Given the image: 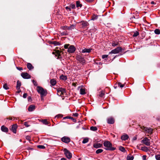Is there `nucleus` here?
I'll return each mask as SVG.
<instances>
[{"label":"nucleus","instance_id":"1","mask_svg":"<svg viewBox=\"0 0 160 160\" xmlns=\"http://www.w3.org/2000/svg\"><path fill=\"white\" fill-rule=\"evenodd\" d=\"M103 145L106 150L113 151L115 149V148L112 147V144L109 141H105L103 142Z\"/></svg>","mask_w":160,"mask_h":160},{"label":"nucleus","instance_id":"2","mask_svg":"<svg viewBox=\"0 0 160 160\" xmlns=\"http://www.w3.org/2000/svg\"><path fill=\"white\" fill-rule=\"evenodd\" d=\"M37 90L38 92L40 94V96H46L47 94V90L44 89L42 87L38 86L37 88Z\"/></svg>","mask_w":160,"mask_h":160},{"label":"nucleus","instance_id":"3","mask_svg":"<svg viewBox=\"0 0 160 160\" xmlns=\"http://www.w3.org/2000/svg\"><path fill=\"white\" fill-rule=\"evenodd\" d=\"M141 129L144 133L148 134V136H149V135H151L152 133L153 129L151 128L143 126L141 127Z\"/></svg>","mask_w":160,"mask_h":160},{"label":"nucleus","instance_id":"4","mask_svg":"<svg viewBox=\"0 0 160 160\" xmlns=\"http://www.w3.org/2000/svg\"><path fill=\"white\" fill-rule=\"evenodd\" d=\"M69 44H66L64 45V48L65 49L68 48V51L70 53H73L76 50V48L73 45L70 46L69 48L68 47L69 46Z\"/></svg>","mask_w":160,"mask_h":160},{"label":"nucleus","instance_id":"5","mask_svg":"<svg viewBox=\"0 0 160 160\" xmlns=\"http://www.w3.org/2000/svg\"><path fill=\"white\" fill-rule=\"evenodd\" d=\"M57 95L61 97H64L66 95L65 89L62 88H59L57 89Z\"/></svg>","mask_w":160,"mask_h":160},{"label":"nucleus","instance_id":"6","mask_svg":"<svg viewBox=\"0 0 160 160\" xmlns=\"http://www.w3.org/2000/svg\"><path fill=\"white\" fill-rule=\"evenodd\" d=\"M122 48L121 47H118L112 50L109 52V54H117L122 52Z\"/></svg>","mask_w":160,"mask_h":160},{"label":"nucleus","instance_id":"7","mask_svg":"<svg viewBox=\"0 0 160 160\" xmlns=\"http://www.w3.org/2000/svg\"><path fill=\"white\" fill-rule=\"evenodd\" d=\"M141 142L145 145L149 146L150 145V139L147 137H145L142 140Z\"/></svg>","mask_w":160,"mask_h":160},{"label":"nucleus","instance_id":"8","mask_svg":"<svg viewBox=\"0 0 160 160\" xmlns=\"http://www.w3.org/2000/svg\"><path fill=\"white\" fill-rule=\"evenodd\" d=\"M64 154L67 158L68 159H70L72 157V153L67 149H64Z\"/></svg>","mask_w":160,"mask_h":160},{"label":"nucleus","instance_id":"9","mask_svg":"<svg viewBox=\"0 0 160 160\" xmlns=\"http://www.w3.org/2000/svg\"><path fill=\"white\" fill-rule=\"evenodd\" d=\"M70 138L68 137L64 136L61 138V140L63 142L68 143H69L70 141Z\"/></svg>","mask_w":160,"mask_h":160},{"label":"nucleus","instance_id":"10","mask_svg":"<svg viewBox=\"0 0 160 160\" xmlns=\"http://www.w3.org/2000/svg\"><path fill=\"white\" fill-rule=\"evenodd\" d=\"M107 123L109 124H112L114 122V119L112 117H110L108 118L107 119Z\"/></svg>","mask_w":160,"mask_h":160},{"label":"nucleus","instance_id":"11","mask_svg":"<svg viewBox=\"0 0 160 160\" xmlns=\"http://www.w3.org/2000/svg\"><path fill=\"white\" fill-rule=\"evenodd\" d=\"M21 76L24 79H29L31 76L27 72H23L21 74Z\"/></svg>","mask_w":160,"mask_h":160},{"label":"nucleus","instance_id":"12","mask_svg":"<svg viewBox=\"0 0 160 160\" xmlns=\"http://www.w3.org/2000/svg\"><path fill=\"white\" fill-rule=\"evenodd\" d=\"M17 125L16 124H13L12 125L11 128L12 131L14 133H16Z\"/></svg>","mask_w":160,"mask_h":160},{"label":"nucleus","instance_id":"13","mask_svg":"<svg viewBox=\"0 0 160 160\" xmlns=\"http://www.w3.org/2000/svg\"><path fill=\"white\" fill-rule=\"evenodd\" d=\"M102 145V143H100L98 142H96L93 144V146L94 148H98L101 147Z\"/></svg>","mask_w":160,"mask_h":160},{"label":"nucleus","instance_id":"14","mask_svg":"<svg viewBox=\"0 0 160 160\" xmlns=\"http://www.w3.org/2000/svg\"><path fill=\"white\" fill-rule=\"evenodd\" d=\"M128 138L129 137L127 134H124L121 137V139L123 141L127 140Z\"/></svg>","mask_w":160,"mask_h":160},{"label":"nucleus","instance_id":"15","mask_svg":"<svg viewBox=\"0 0 160 160\" xmlns=\"http://www.w3.org/2000/svg\"><path fill=\"white\" fill-rule=\"evenodd\" d=\"M61 52L59 50H56L55 52H53L52 54H55V53H56V54H55L56 56H58V58H60L59 57L61 55V54H60Z\"/></svg>","mask_w":160,"mask_h":160},{"label":"nucleus","instance_id":"16","mask_svg":"<svg viewBox=\"0 0 160 160\" xmlns=\"http://www.w3.org/2000/svg\"><path fill=\"white\" fill-rule=\"evenodd\" d=\"M35 109V106L34 105H30L28 108V110L29 112L32 111Z\"/></svg>","mask_w":160,"mask_h":160},{"label":"nucleus","instance_id":"17","mask_svg":"<svg viewBox=\"0 0 160 160\" xmlns=\"http://www.w3.org/2000/svg\"><path fill=\"white\" fill-rule=\"evenodd\" d=\"M1 130L2 131L7 132H8V128L5 127L4 126H2L1 128Z\"/></svg>","mask_w":160,"mask_h":160},{"label":"nucleus","instance_id":"18","mask_svg":"<svg viewBox=\"0 0 160 160\" xmlns=\"http://www.w3.org/2000/svg\"><path fill=\"white\" fill-rule=\"evenodd\" d=\"M82 28H85L86 26L89 25L88 23L86 21H82L81 22Z\"/></svg>","mask_w":160,"mask_h":160},{"label":"nucleus","instance_id":"19","mask_svg":"<svg viewBox=\"0 0 160 160\" xmlns=\"http://www.w3.org/2000/svg\"><path fill=\"white\" fill-rule=\"evenodd\" d=\"M91 49H88V48H85L84 49H83L81 52L82 53H85V52H88L89 53L91 52Z\"/></svg>","mask_w":160,"mask_h":160},{"label":"nucleus","instance_id":"20","mask_svg":"<svg viewBox=\"0 0 160 160\" xmlns=\"http://www.w3.org/2000/svg\"><path fill=\"white\" fill-rule=\"evenodd\" d=\"M40 122H42L43 124L45 125H48V120L46 119H40L39 120Z\"/></svg>","mask_w":160,"mask_h":160},{"label":"nucleus","instance_id":"21","mask_svg":"<svg viewBox=\"0 0 160 160\" xmlns=\"http://www.w3.org/2000/svg\"><path fill=\"white\" fill-rule=\"evenodd\" d=\"M78 60L80 62H81L82 63H84L85 62V60L84 59V58H82V57H78Z\"/></svg>","mask_w":160,"mask_h":160},{"label":"nucleus","instance_id":"22","mask_svg":"<svg viewBox=\"0 0 160 160\" xmlns=\"http://www.w3.org/2000/svg\"><path fill=\"white\" fill-rule=\"evenodd\" d=\"M28 68L29 70H31L33 68V67L32 65L30 63H28L27 65Z\"/></svg>","mask_w":160,"mask_h":160},{"label":"nucleus","instance_id":"23","mask_svg":"<svg viewBox=\"0 0 160 160\" xmlns=\"http://www.w3.org/2000/svg\"><path fill=\"white\" fill-rule=\"evenodd\" d=\"M21 82L19 81L18 80L17 81V84L16 86V88L18 90L20 89V87L21 86Z\"/></svg>","mask_w":160,"mask_h":160},{"label":"nucleus","instance_id":"24","mask_svg":"<svg viewBox=\"0 0 160 160\" xmlns=\"http://www.w3.org/2000/svg\"><path fill=\"white\" fill-rule=\"evenodd\" d=\"M80 93L82 95L85 94H86L85 89L82 88H81L80 90Z\"/></svg>","mask_w":160,"mask_h":160},{"label":"nucleus","instance_id":"25","mask_svg":"<svg viewBox=\"0 0 160 160\" xmlns=\"http://www.w3.org/2000/svg\"><path fill=\"white\" fill-rule=\"evenodd\" d=\"M50 83L52 86L55 85L56 83V81L54 79H51Z\"/></svg>","mask_w":160,"mask_h":160},{"label":"nucleus","instance_id":"26","mask_svg":"<svg viewBox=\"0 0 160 160\" xmlns=\"http://www.w3.org/2000/svg\"><path fill=\"white\" fill-rule=\"evenodd\" d=\"M141 150L146 152H147L149 151L148 148L146 146H144L142 147L141 148Z\"/></svg>","mask_w":160,"mask_h":160},{"label":"nucleus","instance_id":"27","mask_svg":"<svg viewBox=\"0 0 160 160\" xmlns=\"http://www.w3.org/2000/svg\"><path fill=\"white\" fill-rule=\"evenodd\" d=\"M76 25L75 24L71 25L70 26H69V30L74 29Z\"/></svg>","mask_w":160,"mask_h":160},{"label":"nucleus","instance_id":"28","mask_svg":"<svg viewBox=\"0 0 160 160\" xmlns=\"http://www.w3.org/2000/svg\"><path fill=\"white\" fill-rule=\"evenodd\" d=\"M98 16L97 15H96L95 14H94L92 15V18L91 19L92 20H96L98 18Z\"/></svg>","mask_w":160,"mask_h":160},{"label":"nucleus","instance_id":"29","mask_svg":"<svg viewBox=\"0 0 160 160\" xmlns=\"http://www.w3.org/2000/svg\"><path fill=\"white\" fill-rule=\"evenodd\" d=\"M52 43L56 46L59 45H60V43L59 42L56 41H52Z\"/></svg>","mask_w":160,"mask_h":160},{"label":"nucleus","instance_id":"30","mask_svg":"<svg viewBox=\"0 0 160 160\" xmlns=\"http://www.w3.org/2000/svg\"><path fill=\"white\" fill-rule=\"evenodd\" d=\"M90 129L92 131H96L97 130L98 128L96 127L92 126L90 127Z\"/></svg>","mask_w":160,"mask_h":160},{"label":"nucleus","instance_id":"31","mask_svg":"<svg viewBox=\"0 0 160 160\" xmlns=\"http://www.w3.org/2000/svg\"><path fill=\"white\" fill-rule=\"evenodd\" d=\"M60 79L63 80H66L67 79V78L66 76L63 75H62L60 77Z\"/></svg>","mask_w":160,"mask_h":160},{"label":"nucleus","instance_id":"32","mask_svg":"<svg viewBox=\"0 0 160 160\" xmlns=\"http://www.w3.org/2000/svg\"><path fill=\"white\" fill-rule=\"evenodd\" d=\"M82 6L81 4H80V2L79 1L76 2V7H81Z\"/></svg>","mask_w":160,"mask_h":160},{"label":"nucleus","instance_id":"33","mask_svg":"<svg viewBox=\"0 0 160 160\" xmlns=\"http://www.w3.org/2000/svg\"><path fill=\"white\" fill-rule=\"evenodd\" d=\"M103 151V150L102 149H99L96 150V153L97 154H99L102 152Z\"/></svg>","mask_w":160,"mask_h":160},{"label":"nucleus","instance_id":"34","mask_svg":"<svg viewBox=\"0 0 160 160\" xmlns=\"http://www.w3.org/2000/svg\"><path fill=\"white\" fill-rule=\"evenodd\" d=\"M119 149L120 150L123 152H124L126 151L125 148L122 146L120 147L119 148Z\"/></svg>","mask_w":160,"mask_h":160},{"label":"nucleus","instance_id":"35","mask_svg":"<svg viewBox=\"0 0 160 160\" xmlns=\"http://www.w3.org/2000/svg\"><path fill=\"white\" fill-rule=\"evenodd\" d=\"M154 32L156 34H159L160 33V30L158 29H156L154 30Z\"/></svg>","mask_w":160,"mask_h":160},{"label":"nucleus","instance_id":"36","mask_svg":"<svg viewBox=\"0 0 160 160\" xmlns=\"http://www.w3.org/2000/svg\"><path fill=\"white\" fill-rule=\"evenodd\" d=\"M71 119L72 120H73L74 119V118H72L70 116H68L64 117L63 118V119Z\"/></svg>","mask_w":160,"mask_h":160},{"label":"nucleus","instance_id":"37","mask_svg":"<svg viewBox=\"0 0 160 160\" xmlns=\"http://www.w3.org/2000/svg\"><path fill=\"white\" fill-rule=\"evenodd\" d=\"M139 33L138 32H134V34L132 35L133 37H136L138 36Z\"/></svg>","mask_w":160,"mask_h":160},{"label":"nucleus","instance_id":"38","mask_svg":"<svg viewBox=\"0 0 160 160\" xmlns=\"http://www.w3.org/2000/svg\"><path fill=\"white\" fill-rule=\"evenodd\" d=\"M118 42H115L114 41L112 42V45L113 46L115 47L118 45Z\"/></svg>","mask_w":160,"mask_h":160},{"label":"nucleus","instance_id":"39","mask_svg":"<svg viewBox=\"0 0 160 160\" xmlns=\"http://www.w3.org/2000/svg\"><path fill=\"white\" fill-rule=\"evenodd\" d=\"M88 141V138H84L82 141V142L83 143H87Z\"/></svg>","mask_w":160,"mask_h":160},{"label":"nucleus","instance_id":"40","mask_svg":"<svg viewBox=\"0 0 160 160\" xmlns=\"http://www.w3.org/2000/svg\"><path fill=\"white\" fill-rule=\"evenodd\" d=\"M28 122H24L23 123L24 125H25L26 127H28L30 126V125L28 124Z\"/></svg>","mask_w":160,"mask_h":160},{"label":"nucleus","instance_id":"41","mask_svg":"<svg viewBox=\"0 0 160 160\" xmlns=\"http://www.w3.org/2000/svg\"><path fill=\"white\" fill-rule=\"evenodd\" d=\"M3 88L4 89H5L6 90H8L9 89V88L8 87V86L7 84H6V83L5 84L3 85Z\"/></svg>","mask_w":160,"mask_h":160},{"label":"nucleus","instance_id":"42","mask_svg":"<svg viewBox=\"0 0 160 160\" xmlns=\"http://www.w3.org/2000/svg\"><path fill=\"white\" fill-rule=\"evenodd\" d=\"M118 86L120 87L121 88H122L124 87V84H122L120 82H118L117 83Z\"/></svg>","mask_w":160,"mask_h":160},{"label":"nucleus","instance_id":"43","mask_svg":"<svg viewBox=\"0 0 160 160\" xmlns=\"http://www.w3.org/2000/svg\"><path fill=\"white\" fill-rule=\"evenodd\" d=\"M133 157L132 156H129L127 157V160H133Z\"/></svg>","mask_w":160,"mask_h":160},{"label":"nucleus","instance_id":"44","mask_svg":"<svg viewBox=\"0 0 160 160\" xmlns=\"http://www.w3.org/2000/svg\"><path fill=\"white\" fill-rule=\"evenodd\" d=\"M37 147L38 148L40 149H44L45 148V147L43 145H39L37 146Z\"/></svg>","mask_w":160,"mask_h":160},{"label":"nucleus","instance_id":"45","mask_svg":"<svg viewBox=\"0 0 160 160\" xmlns=\"http://www.w3.org/2000/svg\"><path fill=\"white\" fill-rule=\"evenodd\" d=\"M61 34L62 35H66L68 34V32L66 31L62 32Z\"/></svg>","mask_w":160,"mask_h":160},{"label":"nucleus","instance_id":"46","mask_svg":"<svg viewBox=\"0 0 160 160\" xmlns=\"http://www.w3.org/2000/svg\"><path fill=\"white\" fill-rule=\"evenodd\" d=\"M155 158L157 160H160V155H156Z\"/></svg>","mask_w":160,"mask_h":160},{"label":"nucleus","instance_id":"47","mask_svg":"<svg viewBox=\"0 0 160 160\" xmlns=\"http://www.w3.org/2000/svg\"><path fill=\"white\" fill-rule=\"evenodd\" d=\"M63 115L61 114H58V115H56L55 117L56 118H62L63 117Z\"/></svg>","mask_w":160,"mask_h":160},{"label":"nucleus","instance_id":"48","mask_svg":"<svg viewBox=\"0 0 160 160\" xmlns=\"http://www.w3.org/2000/svg\"><path fill=\"white\" fill-rule=\"evenodd\" d=\"M70 6L71 8L72 9H74L75 8V6L74 4H71Z\"/></svg>","mask_w":160,"mask_h":160},{"label":"nucleus","instance_id":"49","mask_svg":"<svg viewBox=\"0 0 160 160\" xmlns=\"http://www.w3.org/2000/svg\"><path fill=\"white\" fill-rule=\"evenodd\" d=\"M32 82L34 86H37L38 85L37 82L35 81L34 80H33Z\"/></svg>","mask_w":160,"mask_h":160},{"label":"nucleus","instance_id":"50","mask_svg":"<svg viewBox=\"0 0 160 160\" xmlns=\"http://www.w3.org/2000/svg\"><path fill=\"white\" fill-rule=\"evenodd\" d=\"M108 55H104L102 56V58L103 59L105 58H107Z\"/></svg>","mask_w":160,"mask_h":160},{"label":"nucleus","instance_id":"51","mask_svg":"<svg viewBox=\"0 0 160 160\" xmlns=\"http://www.w3.org/2000/svg\"><path fill=\"white\" fill-rule=\"evenodd\" d=\"M63 29L69 30V26H65L63 27Z\"/></svg>","mask_w":160,"mask_h":160},{"label":"nucleus","instance_id":"52","mask_svg":"<svg viewBox=\"0 0 160 160\" xmlns=\"http://www.w3.org/2000/svg\"><path fill=\"white\" fill-rule=\"evenodd\" d=\"M17 69L19 71H21L23 70V68L22 67H16Z\"/></svg>","mask_w":160,"mask_h":160},{"label":"nucleus","instance_id":"53","mask_svg":"<svg viewBox=\"0 0 160 160\" xmlns=\"http://www.w3.org/2000/svg\"><path fill=\"white\" fill-rule=\"evenodd\" d=\"M78 114L77 113H75L73 114V116L74 117H78Z\"/></svg>","mask_w":160,"mask_h":160},{"label":"nucleus","instance_id":"54","mask_svg":"<svg viewBox=\"0 0 160 160\" xmlns=\"http://www.w3.org/2000/svg\"><path fill=\"white\" fill-rule=\"evenodd\" d=\"M27 96V94L26 93H24L23 96V97L24 98H26Z\"/></svg>","mask_w":160,"mask_h":160},{"label":"nucleus","instance_id":"55","mask_svg":"<svg viewBox=\"0 0 160 160\" xmlns=\"http://www.w3.org/2000/svg\"><path fill=\"white\" fill-rule=\"evenodd\" d=\"M66 10L69 11H70L71 10V8L70 7H66Z\"/></svg>","mask_w":160,"mask_h":160},{"label":"nucleus","instance_id":"56","mask_svg":"<svg viewBox=\"0 0 160 160\" xmlns=\"http://www.w3.org/2000/svg\"><path fill=\"white\" fill-rule=\"evenodd\" d=\"M146 155H143L142 156V158L143 160H146Z\"/></svg>","mask_w":160,"mask_h":160},{"label":"nucleus","instance_id":"57","mask_svg":"<svg viewBox=\"0 0 160 160\" xmlns=\"http://www.w3.org/2000/svg\"><path fill=\"white\" fill-rule=\"evenodd\" d=\"M44 96H40L41 100L42 101H43V100H44L43 97H44Z\"/></svg>","mask_w":160,"mask_h":160},{"label":"nucleus","instance_id":"58","mask_svg":"<svg viewBox=\"0 0 160 160\" xmlns=\"http://www.w3.org/2000/svg\"><path fill=\"white\" fill-rule=\"evenodd\" d=\"M10 120H15L14 118H9Z\"/></svg>","mask_w":160,"mask_h":160},{"label":"nucleus","instance_id":"59","mask_svg":"<svg viewBox=\"0 0 160 160\" xmlns=\"http://www.w3.org/2000/svg\"><path fill=\"white\" fill-rule=\"evenodd\" d=\"M77 83H73L72 84V85L73 86H74V87H76L77 85Z\"/></svg>","mask_w":160,"mask_h":160},{"label":"nucleus","instance_id":"60","mask_svg":"<svg viewBox=\"0 0 160 160\" xmlns=\"http://www.w3.org/2000/svg\"><path fill=\"white\" fill-rule=\"evenodd\" d=\"M151 3L152 4H156L153 1H152L151 2Z\"/></svg>","mask_w":160,"mask_h":160},{"label":"nucleus","instance_id":"61","mask_svg":"<svg viewBox=\"0 0 160 160\" xmlns=\"http://www.w3.org/2000/svg\"><path fill=\"white\" fill-rule=\"evenodd\" d=\"M61 160H66V159L64 158H62L61 159Z\"/></svg>","mask_w":160,"mask_h":160},{"label":"nucleus","instance_id":"62","mask_svg":"<svg viewBox=\"0 0 160 160\" xmlns=\"http://www.w3.org/2000/svg\"><path fill=\"white\" fill-rule=\"evenodd\" d=\"M104 95L102 93V94H101L100 96L101 97H102V96Z\"/></svg>","mask_w":160,"mask_h":160},{"label":"nucleus","instance_id":"63","mask_svg":"<svg viewBox=\"0 0 160 160\" xmlns=\"http://www.w3.org/2000/svg\"><path fill=\"white\" fill-rule=\"evenodd\" d=\"M21 92V90L18 91V93H19V92Z\"/></svg>","mask_w":160,"mask_h":160},{"label":"nucleus","instance_id":"64","mask_svg":"<svg viewBox=\"0 0 160 160\" xmlns=\"http://www.w3.org/2000/svg\"><path fill=\"white\" fill-rule=\"evenodd\" d=\"M135 18V17H132V18Z\"/></svg>","mask_w":160,"mask_h":160}]
</instances>
